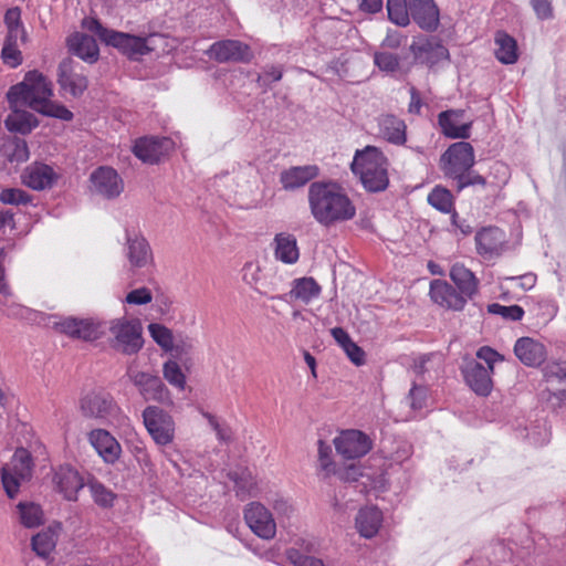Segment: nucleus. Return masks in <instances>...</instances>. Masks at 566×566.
<instances>
[{
	"label": "nucleus",
	"instance_id": "42",
	"mask_svg": "<svg viewBox=\"0 0 566 566\" xmlns=\"http://www.w3.org/2000/svg\"><path fill=\"white\" fill-rule=\"evenodd\" d=\"M428 202L444 213H449L453 209V196L448 189L442 187H436L429 193Z\"/></svg>",
	"mask_w": 566,
	"mask_h": 566
},
{
	"label": "nucleus",
	"instance_id": "8",
	"mask_svg": "<svg viewBox=\"0 0 566 566\" xmlns=\"http://www.w3.org/2000/svg\"><path fill=\"white\" fill-rule=\"evenodd\" d=\"M144 424L154 441L160 446H167L175 438V421L164 409L157 406H148L143 411Z\"/></svg>",
	"mask_w": 566,
	"mask_h": 566
},
{
	"label": "nucleus",
	"instance_id": "18",
	"mask_svg": "<svg viewBox=\"0 0 566 566\" xmlns=\"http://www.w3.org/2000/svg\"><path fill=\"white\" fill-rule=\"evenodd\" d=\"M430 296L440 306L461 311L469 297L446 281L434 280L430 284Z\"/></svg>",
	"mask_w": 566,
	"mask_h": 566
},
{
	"label": "nucleus",
	"instance_id": "26",
	"mask_svg": "<svg viewBox=\"0 0 566 566\" xmlns=\"http://www.w3.org/2000/svg\"><path fill=\"white\" fill-rule=\"evenodd\" d=\"M319 174L316 165L293 166L280 174V182L285 190H295L315 179Z\"/></svg>",
	"mask_w": 566,
	"mask_h": 566
},
{
	"label": "nucleus",
	"instance_id": "32",
	"mask_svg": "<svg viewBox=\"0 0 566 566\" xmlns=\"http://www.w3.org/2000/svg\"><path fill=\"white\" fill-rule=\"evenodd\" d=\"M274 255L285 264H294L300 258L296 238L286 232L277 233L273 240Z\"/></svg>",
	"mask_w": 566,
	"mask_h": 566
},
{
	"label": "nucleus",
	"instance_id": "55",
	"mask_svg": "<svg viewBox=\"0 0 566 566\" xmlns=\"http://www.w3.org/2000/svg\"><path fill=\"white\" fill-rule=\"evenodd\" d=\"M151 300H153L151 292L147 287H140V289L133 290L125 297L126 303L134 304V305L148 304L151 302Z\"/></svg>",
	"mask_w": 566,
	"mask_h": 566
},
{
	"label": "nucleus",
	"instance_id": "28",
	"mask_svg": "<svg viewBox=\"0 0 566 566\" xmlns=\"http://www.w3.org/2000/svg\"><path fill=\"white\" fill-rule=\"evenodd\" d=\"M54 482L64 497L69 501H76L77 493L84 488V480L78 472L71 467H61L55 472Z\"/></svg>",
	"mask_w": 566,
	"mask_h": 566
},
{
	"label": "nucleus",
	"instance_id": "39",
	"mask_svg": "<svg viewBox=\"0 0 566 566\" xmlns=\"http://www.w3.org/2000/svg\"><path fill=\"white\" fill-rule=\"evenodd\" d=\"M148 331L153 339L166 352H175L176 356L179 355V345H174V336L169 328L161 324L151 323L148 325Z\"/></svg>",
	"mask_w": 566,
	"mask_h": 566
},
{
	"label": "nucleus",
	"instance_id": "24",
	"mask_svg": "<svg viewBox=\"0 0 566 566\" xmlns=\"http://www.w3.org/2000/svg\"><path fill=\"white\" fill-rule=\"evenodd\" d=\"M516 357L526 366H539L547 356L545 346L531 337H521L514 346Z\"/></svg>",
	"mask_w": 566,
	"mask_h": 566
},
{
	"label": "nucleus",
	"instance_id": "47",
	"mask_svg": "<svg viewBox=\"0 0 566 566\" xmlns=\"http://www.w3.org/2000/svg\"><path fill=\"white\" fill-rule=\"evenodd\" d=\"M488 308L490 313L501 315L510 321H520L524 315V310L518 305L504 306L493 303L490 304Z\"/></svg>",
	"mask_w": 566,
	"mask_h": 566
},
{
	"label": "nucleus",
	"instance_id": "10",
	"mask_svg": "<svg viewBox=\"0 0 566 566\" xmlns=\"http://www.w3.org/2000/svg\"><path fill=\"white\" fill-rule=\"evenodd\" d=\"M244 520L251 531L261 538H273L276 524L271 512L261 503H250L244 510Z\"/></svg>",
	"mask_w": 566,
	"mask_h": 566
},
{
	"label": "nucleus",
	"instance_id": "3",
	"mask_svg": "<svg viewBox=\"0 0 566 566\" xmlns=\"http://www.w3.org/2000/svg\"><path fill=\"white\" fill-rule=\"evenodd\" d=\"M474 163V149L467 142L452 144L440 158L441 169L446 177L454 180L457 191L469 186L485 185L484 177L472 170Z\"/></svg>",
	"mask_w": 566,
	"mask_h": 566
},
{
	"label": "nucleus",
	"instance_id": "48",
	"mask_svg": "<svg viewBox=\"0 0 566 566\" xmlns=\"http://www.w3.org/2000/svg\"><path fill=\"white\" fill-rule=\"evenodd\" d=\"M0 201L6 205H27L30 201V196L18 188H7L0 193Z\"/></svg>",
	"mask_w": 566,
	"mask_h": 566
},
{
	"label": "nucleus",
	"instance_id": "30",
	"mask_svg": "<svg viewBox=\"0 0 566 566\" xmlns=\"http://www.w3.org/2000/svg\"><path fill=\"white\" fill-rule=\"evenodd\" d=\"M22 178L28 187L34 190H43L52 187L56 175L53 169L45 164H33L25 169Z\"/></svg>",
	"mask_w": 566,
	"mask_h": 566
},
{
	"label": "nucleus",
	"instance_id": "22",
	"mask_svg": "<svg viewBox=\"0 0 566 566\" xmlns=\"http://www.w3.org/2000/svg\"><path fill=\"white\" fill-rule=\"evenodd\" d=\"M60 332L83 340H94L99 337V326L92 319L66 317L55 323Z\"/></svg>",
	"mask_w": 566,
	"mask_h": 566
},
{
	"label": "nucleus",
	"instance_id": "52",
	"mask_svg": "<svg viewBox=\"0 0 566 566\" xmlns=\"http://www.w3.org/2000/svg\"><path fill=\"white\" fill-rule=\"evenodd\" d=\"M332 448L326 444L323 440H318V461L319 467L327 474L332 473L335 469V464L331 459Z\"/></svg>",
	"mask_w": 566,
	"mask_h": 566
},
{
	"label": "nucleus",
	"instance_id": "45",
	"mask_svg": "<svg viewBox=\"0 0 566 566\" xmlns=\"http://www.w3.org/2000/svg\"><path fill=\"white\" fill-rule=\"evenodd\" d=\"M164 377L165 379L172 386L184 389L186 385V377L179 367V365L174 361L169 360L164 364L163 368Z\"/></svg>",
	"mask_w": 566,
	"mask_h": 566
},
{
	"label": "nucleus",
	"instance_id": "16",
	"mask_svg": "<svg viewBox=\"0 0 566 566\" xmlns=\"http://www.w3.org/2000/svg\"><path fill=\"white\" fill-rule=\"evenodd\" d=\"M15 97L17 101H11L8 97V102L12 112L6 118L4 124L10 132L28 134L38 125L35 117L25 109H22V107H30L31 99H24L23 95Z\"/></svg>",
	"mask_w": 566,
	"mask_h": 566
},
{
	"label": "nucleus",
	"instance_id": "61",
	"mask_svg": "<svg viewBox=\"0 0 566 566\" xmlns=\"http://www.w3.org/2000/svg\"><path fill=\"white\" fill-rule=\"evenodd\" d=\"M476 357L479 359L484 360L486 363V365H488L485 367L489 368L490 370H493L494 363L497 359H501L500 354L497 352H495L494 349H492L491 347H489V346L481 347L476 352Z\"/></svg>",
	"mask_w": 566,
	"mask_h": 566
},
{
	"label": "nucleus",
	"instance_id": "4",
	"mask_svg": "<svg viewBox=\"0 0 566 566\" xmlns=\"http://www.w3.org/2000/svg\"><path fill=\"white\" fill-rule=\"evenodd\" d=\"M388 161L384 154L374 146L357 150L352 163V170L364 187L370 192L384 191L389 185Z\"/></svg>",
	"mask_w": 566,
	"mask_h": 566
},
{
	"label": "nucleus",
	"instance_id": "56",
	"mask_svg": "<svg viewBox=\"0 0 566 566\" xmlns=\"http://www.w3.org/2000/svg\"><path fill=\"white\" fill-rule=\"evenodd\" d=\"M544 374L547 380L556 379L558 381L566 379V361H554L548 364Z\"/></svg>",
	"mask_w": 566,
	"mask_h": 566
},
{
	"label": "nucleus",
	"instance_id": "62",
	"mask_svg": "<svg viewBox=\"0 0 566 566\" xmlns=\"http://www.w3.org/2000/svg\"><path fill=\"white\" fill-rule=\"evenodd\" d=\"M273 510L279 516L290 517L293 513V505L283 497H276L272 503Z\"/></svg>",
	"mask_w": 566,
	"mask_h": 566
},
{
	"label": "nucleus",
	"instance_id": "53",
	"mask_svg": "<svg viewBox=\"0 0 566 566\" xmlns=\"http://www.w3.org/2000/svg\"><path fill=\"white\" fill-rule=\"evenodd\" d=\"M1 57L3 62L11 67H17L22 62L21 52L15 44L4 43Z\"/></svg>",
	"mask_w": 566,
	"mask_h": 566
},
{
	"label": "nucleus",
	"instance_id": "1",
	"mask_svg": "<svg viewBox=\"0 0 566 566\" xmlns=\"http://www.w3.org/2000/svg\"><path fill=\"white\" fill-rule=\"evenodd\" d=\"M308 203L314 219L329 227L355 217L356 208L334 182L315 181L308 188Z\"/></svg>",
	"mask_w": 566,
	"mask_h": 566
},
{
	"label": "nucleus",
	"instance_id": "14",
	"mask_svg": "<svg viewBox=\"0 0 566 566\" xmlns=\"http://www.w3.org/2000/svg\"><path fill=\"white\" fill-rule=\"evenodd\" d=\"M78 63L72 59H64L57 69V83L61 90L69 92L73 97L81 96L87 88V77L77 72Z\"/></svg>",
	"mask_w": 566,
	"mask_h": 566
},
{
	"label": "nucleus",
	"instance_id": "12",
	"mask_svg": "<svg viewBox=\"0 0 566 566\" xmlns=\"http://www.w3.org/2000/svg\"><path fill=\"white\" fill-rule=\"evenodd\" d=\"M81 411L87 418L107 420L117 412V406L109 394L92 391L81 399Z\"/></svg>",
	"mask_w": 566,
	"mask_h": 566
},
{
	"label": "nucleus",
	"instance_id": "64",
	"mask_svg": "<svg viewBox=\"0 0 566 566\" xmlns=\"http://www.w3.org/2000/svg\"><path fill=\"white\" fill-rule=\"evenodd\" d=\"M25 36H27V33L22 25L17 27V28L15 27L10 28V29H8V34L6 36L4 43L18 45V41L20 40L23 42L25 40Z\"/></svg>",
	"mask_w": 566,
	"mask_h": 566
},
{
	"label": "nucleus",
	"instance_id": "54",
	"mask_svg": "<svg viewBox=\"0 0 566 566\" xmlns=\"http://www.w3.org/2000/svg\"><path fill=\"white\" fill-rule=\"evenodd\" d=\"M428 389L424 386L413 384L409 392L410 407L415 410L421 409L426 405Z\"/></svg>",
	"mask_w": 566,
	"mask_h": 566
},
{
	"label": "nucleus",
	"instance_id": "25",
	"mask_svg": "<svg viewBox=\"0 0 566 566\" xmlns=\"http://www.w3.org/2000/svg\"><path fill=\"white\" fill-rule=\"evenodd\" d=\"M490 370L478 361H471L463 369L464 378L470 388L480 396H488L492 389Z\"/></svg>",
	"mask_w": 566,
	"mask_h": 566
},
{
	"label": "nucleus",
	"instance_id": "59",
	"mask_svg": "<svg viewBox=\"0 0 566 566\" xmlns=\"http://www.w3.org/2000/svg\"><path fill=\"white\" fill-rule=\"evenodd\" d=\"M347 357L354 363L356 366H361L365 363V352L354 342H350L344 348Z\"/></svg>",
	"mask_w": 566,
	"mask_h": 566
},
{
	"label": "nucleus",
	"instance_id": "29",
	"mask_svg": "<svg viewBox=\"0 0 566 566\" xmlns=\"http://www.w3.org/2000/svg\"><path fill=\"white\" fill-rule=\"evenodd\" d=\"M90 442L98 454L108 463H114L120 453V446L108 431L95 429L90 433Z\"/></svg>",
	"mask_w": 566,
	"mask_h": 566
},
{
	"label": "nucleus",
	"instance_id": "5",
	"mask_svg": "<svg viewBox=\"0 0 566 566\" xmlns=\"http://www.w3.org/2000/svg\"><path fill=\"white\" fill-rule=\"evenodd\" d=\"M84 27L96 34L101 41L112 45L128 56L145 55L154 49L157 34H150L147 38L132 35L105 28L98 20H84Z\"/></svg>",
	"mask_w": 566,
	"mask_h": 566
},
{
	"label": "nucleus",
	"instance_id": "58",
	"mask_svg": "<svg viewBox=\"0 0 566 566\" xmlns=\"http://www.w3.org/2000/svg\"><path fill=\"white\" fill-rule=\"evenodd\" d=\"M203 417L208 419L209 424L216 431L217 437L220 441L228 442L231 438V431L228 427L221 426L214 416L211 413L205 412Z\"/></svg>",
	"mask_w": 566,
	"mask_h": 566
},
{
	"label": "nucleus",
	"instance_id": "13",
	"mask_svg": "<svg viewBox=\"0 0 566 566\" xmlns=\"http://www.w3.org/2000/svg\"><path fill=\"white\" fill-rule=\"evenodd\" d=\"M92 192L106 199L118 197L124 190L119 175L111 167H99L90 177Z\"/></svg>",
	"mask_w": 566,
	"mask_h": 566
},
{
	"label": "nucleus",
	"instance_id": "11",
	"mask_svg": "<svg viewBox=\"0 0 566 566\" xmlns=\"http://www.w3.org/2000/svg\"><path fill=\"white\" fill-rule=\"evenodd\" d=\"M208 53L219 63H248L253 59L250 46L238 40L218 41L210 46Z\"/></svg>",
	"mask_w": 566,
	"mask_h": 566
},
{
	"label": "nucleus",
	"instance_id": "63",
	"mask_svg": "<svg viewBox=\"0 0 566 566\" xmlns=\"http://www.w3.org/2000/svg\"><path fill=\"white\" fill-rule=\"evenodd\" d=\"M4 23L8 29L21 27V10L18 7L7 10L4 14Z\"/></svg>",
	"mask_w": 566,
	"mask_h": 566
},
{
	"label": "nucleus",
	"instance_id": "7",
	"mask_svg": "<svg viewBox=\"0 0 566 566\" xmlns=\"http://www.w3.org/2000/svg\"><path fill=\"white\" fill-rule=\"evenodd\" d=\"M32 464L31 455L25 449H18L10 463L1 470V479L4 491L10 499H13L21 481L31 478Z\"/></svg>",
	"mask_w": 566,
	"mask_h": 566
},
{
	"label": "nucleus",
	"instance_id": "17",
	"mask_svg": "<svg viewBox=\"0 0 566 566\" xmlns=\"http://www.w3.org/2000/svg\"><path fill=\"white\" fill-rule=\"evenodd\" d=\"M410 19L422 30L433 32L440 23V11L434 0H409Z\"/></svg>",
	"mask_w": 566,
	"mask_h": 566
},
{
	"label": "nucleus",
	"instance_id": "49",
	"mask_svg": "<svg viewBox=\"0 0 566 566\" xmlns=\"http://www.w3.org/2000/svg\"><path fill=\"white\" fill-rule=\"evenodd\" d=\"M229 478L234 482L237 495L245 496L251 493L254 482L250 473L242 472L239 474L238 472H230Z\"/></svg>",
	"mask_w": 566,
	"mask_h": 566
},
{
	"label": "nucleus",
	"instance_id": "43",
	"mask_svg": "<svg viewBox=\"0 0 566 566\" xmlns=\"http://www.w3.org/2000/svg\"><path fill=\"white\" fill-rule=\"evenodd\" d=\"M20 521L29 528L36 527L42 523V510L34 503H19Z\"/></svg>",
	"mask_w": 566,
	"mask_h": 566
},
{
	"label": "nucleus",
	"instance_id": "33",
	"mask_svg": "<svg viewBox=\"0 0 566 566\" xmlns=\"http://www.w3.org/2000/svg\"><path fill=\"white\" fill-rule=\"evenodd\" d=\"M382 514L376 506L360 509L356 516V528L366 538L375 536L381 525Z\"/></svg>",
	"mask_w": 566,
	"mask_h": 566
},
{
	"label": "nucleus",
	"instance_id": "57",
	"mask_svg": "<svg viewBox=\"0 0 566 566\" xmlns=\"http://www.w3.org/2000/svg\"><path fill=\"white\" fill-rule=\"evenodd\" d=\"M531 4L538 19L545 20L553 17V8L549 0H531Z\"/></svg>",
	"mask_w": 566,
	"mask_h": 566
},
{
	"label": "nucleus",
	"instance_id": "35",
	"mask_svg": "<svg viewBox=\"0 0 566 566\" xmlns=\"http://www.w3.org/2000/svg\"><path fill=\"white\" fill-rule=\"evenodd\" d=\"M450 277L457 289L467 295L470 300L478 292L479 281L475 275L463 264H454L450 270Z\"/></svg>",
	"mask_w": 566,
	"mask_h": 566
},
{
	"label": "nucleus",
	"instance_id": "40",
	"mask_svg": "<svg viewBox=\"0 0 566 566\" xmlns=\"http://www.w3.org/2000/svg\"><path fill=\"white\" fill-rule=\"evenodd\" d=\"M32 549L40 557H48L56 545V538L54 532L51 530L38 533L32 537Z\"/></svg>",
	"mask_w": 566,
	"mask_h": 566
},
{
	"label": "nucleus",
	"instance_id": "60",
	"mask_svg": "<svg viewBox=\"0 0 566 566\" xmlns=\"http://www.w3.org/2000/svg\"><path fill=\"white\" fill-rule=\"evenodd\" d=\"M332 473L338 475V478L344 481H352V482L357 481L358 476L361 475L360 469L356 464H349L347 467L339 468L337 470L334 469V471Z\"/></svg>",
	"mask_w": 566,
	"mask_h": 566
},
{
	"label": "nucleus",
	"instance_id": "23",
	"mask_svg": "<svg viewBox=\"0 0 566 566\" xmlns=\"http://www.w3.org/2000/svg\"><path fill=\"white\" fill-rule=\"evenodd\" d=\"M475 242L478 253L491 258L502 253L506 239L500 228L489 227L476 233Z\"/></svg>",
	"mask_w": 566,
	"mask_h": 566
},
{
	"label": "nucleus",
	"instance_id": "19",
	"mask_svg": "<svg viewBox=\"0 0 566 566\" xmlns=\"http://www.w3.org/2000/svg\"><path fill=\"white\" fill-rule=\"evenodd\" d=\"M171 145L169 138L143 137L135 143L133 153L144 163L157 164L169 151Z\"/></svg>",
	"mask_w": 566,
	"mask_h": 566
},
{
	"label": "nucleus",
	"instance_id": "37",
	"mask_svg": "<svg viewBox=\"0 0 566 566\" xmlns=\"http://www.w3.org/2000/svg\"><path fill=\"white\" fill-rule=\"evenodd\" d=\"M321 293V286L313 277H302L294 281V287L290 292L292 297L308 303Z\"/></svg>",
	"mask_w": 566,
	"mask_h": 566
},
{
	"label": "nucleus",
	"instance_id": "46",
	"mask_svg": "<svg viewBox=\"0 0 566 566\" xmlns=\"http://www.w3.org/2000/svg\"><path fill=\"white\" fill-rule=\"evenodd\" d=\"M374 63L380 71L392 73L399 69L400 59L394 53L375 52Z\"/></svg>",
	"mask_w": 566,
	"mask_h": 566
},
{
	"label": "nucleus",
	"instance_id": "51",
	"mask_svg": "<svg viewBox=\"0 0 566 566\" xmlns=\"http://www.w3.org/2000/svg\"><path fill=\"white\" fill-rule=\"evenodd\" d=\"M287 558L294 566H325L321 559L304 555L297 549L287 551Z\"/></svg>",
	"mask_w": 566,
	"mask_h": 566
},
{
	"label": "nucleus",
	"instance_id": "20",
	"mask_svg": "<svg viewBox=\"0 0 566 566\" xmlns=\"http://www.w3.org/2000/svg\"><path fill=\"white\" fill-rule=\"evenodd\" d=\"M410 51L418 61L430 66L449 57L448 49L434 36L413 42Z\"/></svg>",
	"mask_w": 566,
	"mask_h": 566
},
{
	"label": "nucleus",
	"instance_id": "9",
	"mask_svg": "<svg viewBox=\"0 0 566 566\" xmlns=\"http://www.w3.org/2000/svg\"><path fill=\"white\" fill-rule=\"evenodd\" d=\"M334 446L337 453L344 459L354 460L367 454L371 450L373 441L363 431L350 429L336 437Z\"/></svg>",
	"mask_w": 566,
	"mask_h": 566
},
{
	"label": "nucleus",
	"instance_id": "31",
	"mask_svg": "<svg viewBox=\"0 0 566 566\" xmlns=\"http://www.w3.org/2000/svg\"><path fill=\"white\" fill-rule=\"evenodd\" d=\"M126 256L132 266H145L151 259V250L146 239L127 232Z\"/></svg>",
	"mask_w": 566,
	"mask_h": 566
},
{
	"label": "nucleus",
	"instance_id": "2",
	"mask_svg": "<svg viewBox=\"0 0 566 566\" xmlns=\"http://www.w3.org/2000/svg\"><path fill=\"white\" fill-rule=\"evenodd\" d=\"M23 95V98H30V108L43 115L60 118L62 120H72L73 113L65 106L53 103L50 97L53 95L51 83L38 71H30L24 80L10 87L7 97L17 101L15 96Z\"/></svg>",
	"mask_w": 566,
	"mask_h": 566
},
{
	"label": "nucleus",
	"instance_id": "27",
	"mask_svg": "<svg viewBox=\"0 0 566 566\" xmlns=\"http://www.w3.org/2000/svg\"><path fill=\"white\" fill-rule=\"evenodd\" d=\"M69 51L87 63H95L99 56L95 39L86 33L75 32L67 40Z\"/></svg>",
	"mask_w": 566,
	"mask_h": 566
},
{
	"label": "nucleus",
	"instance_id": "36",
	"mask_svg": "<svg viewBox=\"0 0 566 566\" xmlns=\"http://www.w3.org/2000/svg\"><path fill=\"white\" fill-rule=\"evenodd\" d=\"M495 56L504 64H512L517 61V44L513 36L503 31L495 34Z\"/></svg>",
	"mask_w": 566,
	"mask_h": 566
},
{
	"label": "nucleus",
	"instance_id": "34",
	"mask_svg": "<svg viewBox=\"0 0 566 566\" xmlns=\"http://www.w3.org/2000/svg\"><path fill=\"white\" fill-rule=\"evenodd\" d=\"M381 136L391 144L402 145L406 142V124L395 115H384L379 119Z\"/></svg>",
	"mask_w": 566,
	"mask_h": 566
},
{
	"label": "nucleus",
	"instance_id": "44",
	"mask_svg": "<svg viewBox=\"0 0 566 566\" xmlns=\"http://www.w3.org/2000/svg\"><path fill=\"white\" fill-rule=\"evenodd\" d=\"M88 488L97 505L102 507H109L113 505L115 499L114 493L106 489L101 482L92 480L88 483Z\"/></svg>",
	"mask_w": 566,
	"mask_h": 566
},
{
	"label": "nucleus",
	"instance_id": "38",
	"mask_svg": "<svg viewBox=\"0 0 566 566\" xmlns=\"http://www.w3.org/2000/svg\"><path fill=\"white\" fill-rule=\"evenodd\" d=\"M386 9L388 19L399 25L407 27L410 23L409 0H387Z\"/></svg>",
	"mask_w": 566,
	"mask_h": 566
},
{
	"label": "nucleus",
	"instance_id": "15",
	"mask_svg": "<svg viewBox=\"0 0 566 566\" xmlns=\"http://www.w3.org/2000/svg\"><path fill=\"white\" fill-rule=\"evenodd\" d=\"M127 375L145 400L164 402L169 398L168 389L159 377L137 370H129Z\"/></svg>",
	"mask_w": 566,
	"mask_h": 566
},
{
	"label": "nucleus",
	"instance_id": "41",
	"mask_svg": "<svg viewBox=\"0 0 566 566\" xmlns=\"http://www.w3.org/2000/svg\"><path fill=\"white\" fill-rule=\"evenodd\" d=\"M4 155L10 163L21 164L29 159L27 142L14 137L4 145Z\"/></svg>",
	"mask_w": 566,
	"mask_h": 566
},
{
	"label": "nucleus",
	"instance_id": "50",
	"mask_svg": "<svg viewBox=\"0 0 566 566\" xmlns=\"http://www.w3.org/2000/svg\"><path fill=\"white\" fill-rule=\"evenodd\" d=\"M283 76L281 66L268 65L262 74L258 75L256 82L261 87L268 88L272 82H277Z\"/></svg>",
	"mask_w": 566,
	"mask_h": 566
},
{
	"label": "nucleus",
	"instance_id": "21",
	"mask_svg": "<svg viewBox=\"0 0 566 566\" xmlns=\"http://www.w3.org/2000/svg\"><path fill=\"white\" fill-rule=\"evenodd\" d=\"M463 109H448L438 115V124L442 134L449 138L467 139L470 137L472 122L462 123Z\"/></svg>",
	"mask_w": 566,
	"mask_h": 566
},
{
	"label": "nucleus",
	"instance_id": "6",
	"mask_svg": "<svg viewBox=\"0 0 566 566\" xmlns=\"http://www.w3.org/2000/svg\"><path fill=\"white\" fill-rule=\"evenodd\" d=\"M109 332L114 336L113 348L116 350L125 355H133L142 349L144 339L139 319H114L111 323Z\"/></svg>",
	"mask_w": 566,
	"mask_h": 566
}]
</instances>
